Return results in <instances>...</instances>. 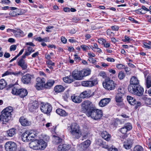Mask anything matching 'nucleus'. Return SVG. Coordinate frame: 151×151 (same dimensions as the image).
<instances>
[{"label":"nucleus","instance_id":"aec40b11","mask_svg":"<svg viewBox=\"0 0 151 151\" xmlns=\"http://www.w3.org/2000/svg\"><path fill=\"white\" fill-rule=\"evenodd\" d=\"M18 65L20 66L23 70L26 69L27 68V63L25 62V60L22 59L19 60Z\"/></svg>","mask_w":151,"mask_h":151},{"label":"nucleus","instance_id":"b1692460","mask_svg":"<svg viewBox=\"0 0 151 151\" xmlns=\"http://www.w3.org/2000/svg\"><path fill=\"white\" fill-rule=\"evenodd\" d=\"M38 107V105L36 101L30 104L29 105V109L30 111L32 112Z\"/></svg>","mask_w":151,"mask_h":151},{"label":"nucleus","instance_id":"c756f323","mask_svg":"<svg viewBox=\"0 0 151 151\" xmlns=\"http://www.w3.org/2000/svg\"><path fill=\"white\" fill-rule=\"evenodd\" d=\"M55 82V81L54 80H49L45 84L44 87L46 88L49 89L53 86Z\"/></svg>","mask_w":151,"mask_h":151},{"label":"nucleus","instance_id":"cd10ccee","mask_svg":"<svg viewBox=\"0 0 151 151\" xmlns=\"http://www.w3.org/2000/svg\"><path fill=\"white\" fill-rule=\"evenodd\" d=\"M71 98L72 101L76 103H79L81 102L82 100L81 98L79 96H76L75 95L72 96Z\"/></svg>","mask_w":151,"mask_h":151},{"label":"nucleus","instance_id":"6e6552de","mask_svg":"<svg viewBox=\"0 0 151 151\" xmlns=\"http://www.w3.org/2000/svg\"><path fill=\"white\" fill-rule=\"evenodd\" d=\"M81 107L83 111H87V113L93 109L92 103L88 100L83 101L82 103Z\"/></svg>","mask_w":151,"mask_h":151},{"label":"nucleus","instance_id":"4468645a","mask_svg":"<svg viewBox=\"0 0 151 151\" xmlns=\"http://www.w3.org/2000/svg\"><path fill=\"white\" fill-rule=\"evenodd\" d=\"M32 76L29 74H27L23 76L21 78L22 83L24 84H28L31 83Z\"/></svg>","mask_w":151,"mask_h":151},{"label":"nucleus","instance_id":"864d4df0","mask_svg":"<svg viewBox=\"0 0 151 151\" xmlns=\"http://www.w3.org/2000/svg\"><path fill=\"white\" fill-rule=\"evenodd\" d=\"M81 136L82 137V140H83L84 139H86L88 138V133L87 132L85 133H82L81 132Z\"/></svg>","mask_w":151,"mask_h":151},{"label":"nucleus","instance_id":"e2e57ef3","mask_svg":"<svg viewBox=\"0 0 151 151\" xmlns=\"http://www.w3.org/2000/svg\"><path fill=\"white\" fill-rule=\"evenodd\" d=\"M106 60L108 62L111 63L114 62L115 61V60L114 58L110 57H107Z\"/></svg>","mask_w":151,"mask_h":151},{"label":"nucleus","instance_id":"0e129e2a","mask_svg":"<svg viewBox=\"0 0 151 151\" xmlns=\"http://www.w3.org/2000/svg\"><path fill=\"white\" fill-rule=\"evenodd\" d=\"M88 60L89 62L94 64H95L96 62V60L92 58H89Z\"/></svg>","mask_w":151,"mask_h":151},{"label":"nucleus","instance_id":"f704fd0d","mask_svg":"<svg viewBox=\"0 0 151 151\" xmlns=\"http://www.w3.org/2000/svg\"><path fill=\"white\" fill-rule=\"evenodd\" d=\"M83 78L86 76L89 75L91 74V70L89 69H84L81 70Z\"/></svg>","mask_w":151,"mask_h":151},{"label":"nucleus","instance_id":"e433bc0d","mask_svg":"<svg viewBox=\"0 0 151 151\" xmlns=\"http://www.w3.org/2000/svg\"><path fill=\"white\" fill-rule=\"evenodd\" d=\"M62 141V139L55 136H53V142L55 144H58Z\"/></svg>","mask_w":151,"mask_h":151},{"label":"nucleus","instance_id":"a19ab883","mask_svg":"<svg viewBox=\"0 0 151 151\" xmlns=\"http://www.w3.org/2000/svg\"><path fill=\"white\" fill-rule=\"evenodd\" d=\"M90 94L88 91H85L82 93L80 94V96L82 98H84L86 97H88L89 96Z\"/></svg>","mask_w":151,"mask_h":151},{"label":"nucleus","instance_id":"5fc2aeb1","mask_svg":"<svg viewBox=\"0 0 151 151\" xmlns=\"http://www.w3.org/2000/svg\"><path fill=\"white\" fill-rule=\"evenodd\" d=\"M125 40H123L124 42H129L132 40V39L129 38L128 36L126 35L124 36Z\"/></svg>","mask_w":151,"mask_h":151},{"label":"nucleus","instance_id":"37998d69","mask_svg":"<svg viewBox=\"0 0 151 151\" xmlns=\"http://www.w3.org/2000/svg\"><path fill=\"white\" fill-rule=\"evenodd\" d=\"M123 95L117 94L116 97V101L117 102H121L122 101Z\"/></svg>","mask_w":151,"mask_h":151},{"label":"nucleus","instance_id":"7ed1b4c3","mask_svg":"<svg viewBox=\"0 0 151 151\" xmlns=\"http://www.w3.org/2000/svg\"><path fill=\"white\" fill-rule=\"evenodd\" d=\"M87 115L89 117L91 116L95 120L100 119L102 116V112L101 110L92 109L91 111L87 113Z\"/></svg>","mask_w":151,"mask_h":151},{"label":"nucleus","instance_id":"39448f33","mask_svg":"<svg viewBox=\"0 0 151 151\" xmlns=\"http://www.w3.org/2000/svg\"><path fill=\"white\" fill-rule=\"evenodd\" d=\"M12 93L14 95L19 96L21 98H23L26 96L28 94V92L25 89H18L14 88H12Z\"/></svg>","mask_w":151,"mask_h":151},{"label":"nucleus","instance_id":"473e14b6","mask_svg":"<svg viewBox=\"0 0 151 151\" xmlns=\"http://www.w3.org/2000/svg\"><path fill=\"white\" fill-rule=\"evenodd\" d=\"M56 111L58 114L62 116H66L68 115V113L64 110L62 109H57Z\"/></svg>","mask_w":151,"mask_h":151},{"label":"nucleus","instance_id":"6ab92c4d","mask_svg":"<svg viewBox=\"0 0 151 151\" xmlns=\"http://www.w3.org/2000/svg\"><path fill=\"white\" fill-rule=\"evenodd\" d=\"M133 143V140L129 139L124 142L123 146L126 149H129L131 148Z\"/></svg>","mask_w":151,"mask_h":151},{"label":"nucleus","instance_id":"c9c22d12","mask_svg":"<svg viewBox=\"0 0 151 151\" xmlns=\"http://www.w3.org/2000/svg\"><path fill=\"white\" fill-rule=\"evenodd\" d=\"M63 80L64 82L68 83H71L74 81L73 77L71 76L63 78Z\"/></svg>","mask_w":151,"mask_h":151},{"label":"nucleus","instance_id":"9d476101","mask_svg":"<svg viewBox=\"0 0 151 151\" xmlns=\"http://www.w3.org/2000/svg\"><path fill=\"white\" fill-rule=\"evenodd\" d=\"M5 148L6 151H15L17 149V145L14 142L9 141L5 143Z\"/></svg>","mask_w":151,"mask_h":151},{"label":"nucleus","instance_id":"9b49d317","mask_svg":"<svg viewBox=\"0 0 151 151\" xmlns=\"http://www.w3.org/2000/svg\"><path fill=\"white\" fill-rule=\"evenodd\" d=\"M138 85H139V80L137 77L134 76H132L130 79V84L128 86V88H131Z\"/></svg>","mask_w":151,"mask_h":151},{"label":"nucleus","instance_id":"ea45409f","mask_svg":"<svg viewBox=\"0 0 151 151\" xmlns=\"http://www.w3.org/2000/svg\"><path fill=\"white\" fill-rule=\"evenodd\" d=\"M7 85V83L4 79L0 80V89H2L4 88Z\"/></svg>","mask_w":151,"mask_h":151},{"label":"nucleus","instance_id":"2f4dec72","mask_svg":"<svg viewBox=\"0 0 151 151\" xmlns=\"http://www.w3.org/2000/svg\"><path fill=\"white\" fill-rule=\"evenodd\" d=\"M127 99L129 103L132 105H134L137 103L136 99L130 96H128Z\"/></svg>","mask_w":151,"mask_h":151},{"label":"nucleus","instance_id":"603ef678","mask_svg":"<svg viewBox=\"0 0 151 151\" xmlns=\"http://www.w3.org/2000/svg\"><path fill=\"white\" fill-rule=\"evenodd\" d=\"M98 42L101 44L104 45L106 42V41L103 38H100L98 40Z\"/></svg>","mask_w":151,"mask_h":151},{"label":"nucleus","instance_id":"052dcab7","mask_svg":"<svg viewBox=\"0 0 151 151\" xmlns=\"http://www.w3.org/2000/svg\"><path fill=\"white\" fill-rule=\"evenodd\" d=\"M108 151H118L117 148L115 147L112 146L109 148Z\"/></svg>","mask_w":151,"mask_h":151},{"label":"nucleus","instance_id":"3c124183","mask_svg":"<svg viewBox=\"0 0 151 151\" xmlns=\"http://www.w3.org/2000/svg\"><path fill=\"white\" fill-rule=\"evenodd\" d=\"M81 48L84 51H86L90 49L89 47L85 45H82L81 46Z\"/></svg>","mask_w":151,"mask_h":151},{"label":"nucleus","instance_id":"4be33fe9","mask_svg":"<svg viewBox=\"0 0 151 151\" xmlns=\"http://www.w3.org/2000/svg\"><path fill=\"white\" fill-rule=\"evenodd\" d=\"M70 148V145L66 144H60L58 146V151H66Z\"/></svg>","mask_w":151,"mask_h":151},{"label":"nucleus","instance_id":"ddd939ff","mask_svg":"<svg viewBox=\"0 0 151 151\" xmlns=\"http://www.w3.org/2000/svg\"><path fill=\"white\" fill-rule=\"evenodd\" d=\"M132 128V126L131 124L127 123L125 124L124 126L119 130L122 134H125L127 131L130 130Z\"/></svg>","mask_w":151,"mask_h":151},{"label":"nucleus","instance_id":"f3484780","mask_svg":"<svg viewBox=\"0 0 151 151\" xmlns=\"http://www.w3.org/2000/svg\"><path fill=\"white\" fill-rule=\"evenodd\" d=\"M111 100V99L110 98H105L102 99L99 101V105L101 107L105 106L109 103Z\"/></svg>","mask_w":151,"mask_h":151},{"label":"nucleus","instance_id":"412c9836","mask_svg":"<svg viewBox=\"0 0 151 151\" xmlns=\"http://www.w3.org/2000/svg\"><path fill=\"white\" fill-rule=\"evenodd\" d=\"M90 144V141L87 139L81 144L80 146L83 150H85L89 146Z\"/></svg>","mask_w":151,"mask_h":151},{"label":"nucleus","instance_id":"f8f14e48","mask_svg":"<svg viewBox=\"0 0 151 151\" xmlns=\"http://www.w3.org/2000/svg\"><path fill=\"white\" fill-rule=\"evenodd\" d=\"M37 83L35 87L38 90H40L43 88L44 83H45V79L44 78H37Z\"/></svg>","mask_w":151,"mask_h":151},{"label":"nucleus","instance_id":"7c9ffc66","mask_svg":"<svg viewBox=\"0 0 151 151\" xmlns=\"http://www.w3.org/2000/svg\"><path fill=\"white\" fill-rule=\"evenodd\" d=\"M65 88L63 86L61 85H58L55 86L54 90L56 93H60L63 91Z\"/></svg>","mask_w":151,"mask_h":151},{"label":"nucleus","instance_id":"8fccbe9b","mask_svg":"<svg viewBox=\"0 0 151 151\" xmlns=\"http://www.w3.org/2000/svg\"><path fill=\"white\" fill-rule=\"evenodd\" d=\"M116 66V68L119 69H124V68H125L124 65L121 64H117Z\"/></svg>","mask_w":151,"mask_h":151},{"label":"nucleus","instance_id":"13d9d810","mask_svg":"<svg viewBox=\"0 0 151 151\" xmlns=\"http://www.w3.org/2000/svg\"><path fill=\"white\" fill-rule=\"evenodd\" d=\"M46 63L48 65H55V63H53L51 60H49L46 61Z\"/></svg>","mask_w":151,"mask_h":151},{"label":"nucleus","instance_id":"a878e982","mask_svg":"<svg viewBox=\"0 0 151 151\" xmlns=\"http://www.w3.org/2000/svg\"><path fill=\"white\" fill-rule=\"evenodd\" d=\"M101 136L103 138L107 141L110 140L111 137V135L106 131L101 132Z\"/></svg>","mask_w":151,"mask_h":151},{"label":"nucleus","instance_id":"a18cd8bd","mask_svg":"<svg viewBox=\"0 0 151 151\" xmlns=\"http://www.w3.org/2000/svg\"><path fill=\"white\" fill-rule=\"evenodd\" d=\"M135 12L136 13L138 14H144L146 13V12H145L142 10V8L139 9L137 10H136Z\"/></svg>","mask_w":151,"mask_h":151},{"label":"nucleus","instance_id":"338daca9","mask_svg":"<svg viewBox=\"0 0 151 151\" xmlns=\"http://www.w3.org/2000/svg\"><path fill=\"white\" fill-rule=\"evenodd\" d=\"M106 32L107 35L110 36H112L114 35L113 33L111 32L110 29H108L107 30Z\"/></svg>","mask_w":151,"mask_h":151},{"label":"nucleus","instance_id":"79ce46f5","mask_svg":"<svg viewBox=\"0 0 151 151\" xmlns=\"http://www.w3.org/2000/svg\"><path fill=\"white\" fill-rule=\"evenodd\" d=\"M125 93L124 89L123 87H121L118 88L117 94L123 96Z\"/></svg>","mask_w":151,"mask_h":151},{"label":"nucleus","instance_id":"c03bdc74","mask_svg":"<svg viewBox=\"0 0 151 151\" xmlns=\"http://www.w3.org/2000/svg\"><path fill=\"white\" fill-rule=\"evenodd\" d=\"M143 149L140 145H137L134 148L133 151H143Z\"/></svg>","mask_w":151,"mask_h":151},{"label":"nucleus","instance_id":"c85d7f7f","mask_svg":"<svg viewBox=\"0 0 151 151\" xmlns=\"http://www.w3.org/2000/svg\"><path fill=\"white\" fill-rule=\"evenodd\" d=\"M143 100L145 103L147 105L151 104V99L148 97L147 95H144L141 98Z\"/></svg>","mask_w":151,"mask_h":151},{"label":"nucleus","instance_id":"09e8293b","mask_svg":"<svg viewBox=\"0 0 151 151\" xmlns=\"http://www.w3.org/2000/svg\"><path fill=\"white\" fill-rule=\"evenodd\" d=\"M125 77V75L124 73L122 72H120L118 74V77L120 79H123Z\"/></svg>","mask_w":151,"mask_h":151},{"label":"nucleus","instance_id":"4d7b16f0","mask_svg":"<svg viewBox=\"0 0 151 151\" xmlns=\"http://www.w3.org/2000/svg\"><path fill=\"white\" fill-rule=\"evenodd\" d=\"M17 45H12L11 46L10 48V50L11 51L15 50L17 48Z\"/></svg>","mask_w":151,"mask_h":151},{"label":"nucleus","instance_id":"72a5a7b5","mask_svg":"<svg viewBox=\"0 0 151 151\" xmlns=\"http://www.w3.org/2000/svg\"><path fill=\"white\" fill-rule=\"evenodd\" d=\"M8 136L12 137L16 134V129L14 128L11 129L6 132Z\"/></svg>","mask_w":151,"mask_h":151},{"label":"nucleus","instance_id":"1a4fd4ad","mask_svg":"<svg viewBox=\"0 0 151 151\" xmlns=\"http://www.w3.org/2000/svg\"><path fill=\"white\" fill-rule=\"evenodd\" d=\"M40 109L41 111L45 114H49L52 110L51 105L48 103H41Z\"/></svg>","mask_w":151,"mask_h":151},{"label":"nucleus","instance_id":"5701e85b","mask_svg":"<svg viewBox=\"0 0 151 151\" xmlns=\"http://www.w3.org/2000/svg\"><path fill=\"white\" fill-rule=\"evenodd\" d=\"M30 132H29V130L26 131L22 134V139L25 142H27L32 140V139H29V134Z\"/></svg>","mask_w":151,"mask_h":151},{"label":"nucleus","instance_id":"2eb2a0df","mask_svg":"<svg viewBox=\"0 0 151 151\" xmlns=\"http://www.w3.org/2000/svg\"><path fill=\"white\" fill-rule=\"evenodd\" d=\"M81 71L75 70L72 73V76L73 78L77 80H81L83 79V76Z\"/></svg>","mask_w":151,"mask_h":151},{"label":"nucleus","instance_id":"dca6fc26","mask_svg":"<svg viewBox=\"0 0 151 151\" xmlns=\"http://www.w3.org/2000/svg\"><path fill=\"white\" fill-rule=\"evenodd\" d=\"M38 150H44L46 147L47 143L42 139L37 140Z\"/></svg>","mask_w":151,"mask_h":151},{"label":"nucleus","instance_id":"de8ad7c7","mask_svg":"<svg viewBox=\"0 0 151 151\" xmlns=\"http://www.w3.org/2000/svg\"><path fill=\"white\" fill-rule=\"evenodd\" d=\"M35 50H34L32 47L29 46L27 47V50L26 51L28 54H29V55L30 54L35 52Z\"/></svg>","mask_w":151,"mask_h":151},{"label":"nucleus","instance_id":"bb28decb","mask_svg":"<svg viewBox=\"0 0 151 151\" xmlns=\"http://www.w3.org/2000/svg\"><path fill=\"white\" fill-rule=\"evenodd\" d=\"M37 140H35L31 142L29 144V147L33 149L38 150Z\"/></svg>","mask_w":151,"mask_h":151},{"label":"nucleus","instance_id":"0eeeda50","mask_svg":"<svg viewBox=\"0 0 151 151\" xmlns=\"http://www.w3.org/2000/svg\"><path fill=\"white\" fill-rule=\"evenodd\" d=\"M103 85L105 89L109 91L114 90L116 87L114 82L109 79L105 80L103 83Z\"/></svg>","mask_w":151,"mask_h":151},{"label":"nucleus","instance_id":"423d86ee","mask_svg":"<svg viewBox=\"0 0 151 151\" xmlns=\"http://www.w3.org/2000/svg\"><path fill=\"white\" fill-rule=\"evenodd\" d=\"M98 83L97 79L96 78L92 77L89 80L83 81L82 82V86L86 87H92Z\"/></svg>","mask_w":151,"mask_h":151},{"label":"nucleus","instance_id":"f257e3e1","mask_svg":"<svg viewBox=\"0 0 151 151\" xmlns=\"http://www.w3.org/2000/svg\"><path fill=\"white\" fill-rule=\"evenodd\" d=\"M67 129L71 135L74 138L78 139L81 136V131L79 125L76 123L68 124Z\"/></svg>","mask_w":151,"mask_h":151},{"label":"nucleus","instance_id":"774afa93","mask_svg":"<svg viewBox=\"0 0 151 151\" xmlns=\"http://www.w3.org/2000/svg\"><path fill=\"white\" fill-rule=\"evenodd\" d=\"M111 28L113 30L116 31L118 30L119 27L118 26H112L111 27Z\"/></svg>","mask_w":151,"mask_h":151},{"label":"nucleus","instance_id":"49530a36","mask_svg":"<svg viewBox=\"0 0 151 151\" xmlns=\"http://www.w3.org/2000/svg\"><path fill=\"white\" fill-rule=\"evenodd\" d=\"M29 132H30L29 134V139H31L30 138H34L37 136L36 134L34 133L35 132L33 130H29Z\"/></svg>","mask_w":151,"mask_h":151},{"label":"nucleus","instance_id":"680f3d73","mask_svg":"<svg viewBox=\"0 0 151 151\" xmlns=\"http://www.w3.org/2000/svg\"><path fill=\"white\" fill-rule=\"evenodd\" d=\"M75 58L74 60L77 62H79L80 60H81V58L79 57L78 55H74Z\"/></svg>","mask_w":151,"mask_h":151},{"label":"nucleus","instance_id":"69168bd1","mask_svg":"<svg viewBox=\"0 0 151 151\" xmlns=\"http://www.w3.org/2000/svg\"><path fill=\"white\" fill-rule=\"evenodd\" d=\"M97 144L100 146L103 143V142L101 139H99L96 141Z\"/></svg>","mask_w":151,"mask_h":151},{"label":"nucleus","instance_id":"bf43d9fd","mask_svg":"<svg viewBox=\"0 0 151 151\" xmlns=\"http://www.w3.org/2000/svg\"><path fill=\"white\" fill-rule=\"evenodd\" d=\"M143 45L144 47L146 48H147L149 49L151 48V46L149 45L147 42H144L143 43Z\"/></svg>","mask_w":151,"mask_h":151},{"label":"nucleus","instance_id":"4c0bfd02","mask_svg":"<svg viewBox=\"0 0 151 151\" xmlns=\"http://www.w3.org/2000/svg\"><path fill=\"white\" fill-rule=\"evenodd\" d=\"M146 83L147 88H149L151 87V75L147 76L146 78Z\"/></svg>","mask_w":151,"mask_h":151},{"label":"nucleus","instance_id":"393cba45","mask_svg":"<svg viewBox=\"0 0 151 151\" xmlns=\"http://www.w3.org/2000/svg\"><path fill=\"white\" fill-rule=\"evenodd\" d=\"M13 33L14 36L17 37H23L25 35L24 32L20 29H18L17 30H14Z\"/></svg>","mask_w":151,"mask_h":151},{"label":"nucleus","instance_id":"a211bd4d","mask_svg":"<svg viewBox=\"0 0 151 151\" xmlns=\"http://www.w3.org/2000/svg\"><path fill=\"white\" fill-rule=\"evenodd\" d=\"M19 121L21 124L23 126H28L31 124V122L24 116L21 117Z\"/></svg>","mask_w":151,"mask_h":151},{"label":"nucleus","instance_id":"20e7f679","mask_svg":"<svg viewBox=\"0 0 151 151\" xmlns=\"http://www.w3.org/2000/svg\"><path fill=\"white\" fill-rule=\"evenodd\" d=\"M128 90L131 93L138 96H142L144 93V89L140 85L128 88Z\"/></svg>","mask_w":151,"mask_h":151},{"label":"nucleus","instance_id":"6e6d98bb","mask_svg":"<svg viewBox=\"0 0 151 151\" xmlns=\"http://www.w3.org/2000/svg\"><path fill=\"white\" fill-rule=\"evenodd\" d=\"M12 74V72H11L9 70H7L2 75V76H4Z\"/></svg>","mask_w":151,"mask_h":151},{"label":"nucleus","instance_id":"f03ea898","mask_svg":"<svg viewBox=\"0 0 151 151\" xmlns=\"http://www.w3.org/2000/svg\"><path fill=\"white\" fill-rule=\"evenodd\" d=\"M13 109L11 106H9L4 109L0 115V124H6L10 119Z\"/></svg>","mask_w":151,"mask_h":151},{"label":"nucleus","instance_id":"58836bf2","mask_svg":"<svg viewBox=\"0 0 151 151\" xmlns=\"http://www.w3.org/2000/svg\"><path fill=\"white\" fill-rule=\"evenodd\" d=\"M22 13L21 12V10L20 9H18L17 12H15L14 11H12L9 14L12 16L15 17L17 15H20L22 14Z\"/></svg>","mask_w":151,"mask_h":151}]
</instances>
